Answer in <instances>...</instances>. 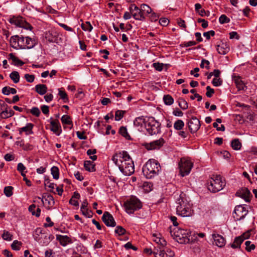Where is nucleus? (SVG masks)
<instances>
[{
    "instance_id": "obj_1",
    "label": "nucleus",
    "mask_w": 257,
    "mask_h": 257,
    "mask_svg": "<svg viewBox=\"0 0 257 257\" xmlns=\"http://www.w3.org/2000/svg\"><path fill=\"white\" fill-rule=\"evenodd\" d=\"M112 160L123 175L130 176L134 173L133 161L126 152L122 151L115 153L113 156Z\"/></svg>"
},
{
    "instance_id": "obj_2",
    "label": "nucleus",
    "mask_w": 257,
    "mask_h": 257,
    "mask_svg": "<svg viewBox=\"0 0 257 257\" xmlns=\"http://www.w3.org/2000/svg\"><path fill=\"white\" fill-rule=\"evenodd\" d=\"M176 209L177 214L182 217H190L194 213L192 204L183 193H181L176 200Z\"/></svg>"
},
{
    "instance_id": "obj_3",
    "label": "nucleus",
    "mask_w": 257,
    "mask_h": 257,
    "mask_svg": "<svg viewBox=\"0 0 257 257\" xmlns=\"http://www.w3.org/2000/svg\"><path fill=\"white\" fill-rule=\"evenodd\" d=\"M161 166L158 162L154 159L149 160L143 168V173L148 179H151L158 174Z\"/></svg>"
},
{
    "instance_id": "obj_4",
    "label": "nucleus",
    "mask_w": 257,
    "mask_h": 257,
    "mask_svg": "<svg viewBox=\"0 0 257 257\" xmlns=\"http://www.w3.org/2000/svg\"><path fill=\"white\" fill-rule=\"evenodd\" d=\"M226 183L224 179L219 175H213L207 183L209 191L216 193L223 189Z\"/></svg>"
},
{
    "instance_id": "obj_5",
    "label": "nucleus",
    "mask_w": 257,
    "mask_h": 257,
    "mask_svg": "<svg viewBox=\"0 0 257 257\" xmlns=\"http://www.w3.org/2000/svg\"><path fill=\"white\" fill-rule=\"evenodd\" d=\"M170 230L171 235L179 243L186 244L190 242V239L189 238L190 231L189 230L177 228V230H175L173 234L172 233L171 227L170 228Z\"/></svg>"
},
{
    "instance_id": "obj_6",
    "label": "nucleus",
    "mask_w": 257,
    "mask_h": 257,
    "mask_svg": "<svg viewBox=\"0 0 257 257\" xmlns=\"http://www.w3.org/2000/svg\"><path fill=\"white\" fill-rule=\"evenodd\" d=\"M145 128L150 135L161 133V123L153 117H146Z\"/></svg>"
},
{
    "instance_id": "obj_7",
    "label": "nucleus",
    "mask_w": 257,
    "mask_h": 257,
    "mask_svg": "<svg viewBox=\"0 0 257 257\" xmlns=\"http://www.w3.org/2000/svg\"><path fill=\"white\" fill-rule=\"evenodd\" d=\"M124 206L126 212L129 214L133 213L142 207L141 201L136 197H132L128 199L125 202Z\"/></svg>"
},
{
    "instance_id": "obj_8",
    "label": "nucleus",
    "mask_w": 257,
    "mask_h": 257,
    "mask_svg": "<svg viewBox=\"0 0 257 257\" xmlns=\"http://www.w3.org/2000/svg\"><path fill=\"white\" fill-rule=\"evenodd\" d=\"M193 164L190 160L182 158L179 163L180 174L182 177L188 175L193 167Z\"/></svg>"
},
{
    "instance_id": "obj_9",
    "label": "nucleus",
    "mask_w": 257,
    "mask_h": 257,
    "mask_svg": "<svg viewBox=\"0 0 257 257\" xmlns=\"http://www.w3.org/2000/svg\"><path fill=\"white\" fill-rule=\"evenodd\" d=\"M19 43L20 44V49H31L36 45L37 41L29 37L21 36Z\"/></svg>"
},
{
    "instance_id": "obj_10",
    "label": "nucleus",
    "mask_w": 257,
    "mask_h": 257,
    "mask_svg": "<svg viewBox=\"0 0 257 257\" xmlns=\"http://www.w3.org/2000/svg\"><path fill=\"white\" fill-rule=\"evenodd\" d=\"M248 213L246 207L242 205H237L235 207L233 213V217L235 220L243 219Z\"/></svg>"
},
{
    "instance_id": "obj_11",
    "label": "nucleus",
    "mask_w": 257,
    "mask_h": 257,
    "mask_svg": "<svg viewBox=\"0 0 257 257\" xmlns=\"http://www.w3.org/2000/svg\"><path fill=\"white\" fill-rule=\"evenodd\" d=\"M9 22L11 24L16 25L17 27H22L26 29H30L32 27L22 17H13L9 20Z\"/></svg>"
},
{
    "instance_id": "obj_12",
    "label": "nucleus",
    "mask_w": 257,
    "mask_h": 257,
    "mask_svg": "<svg viewBox=\"0 0 257 257\" xmlns=\"http://www.w3.org/2000/svg\"><path fill=\"white\" fill-rule=\"evenodd\" d=\"M8 105L5 102H0V116L4 119L8 118L13 116L15 112L12 109H8Z\"/></svg>"
},
{
    "instance_id": "obj_13",
    "label": "nucleus",
    "mask_w": 257,
    "mask_h": 257,
    "mask_svg": "<svg viewBox=\"0 0 257 257\" xmlns=\"http://www.w3.org/2000/svg\"><path fill=\"white\" fill-rule=\"evenodd\" d=\"M43 231L42 228H37L35 230V239L43 245H46L48 243L49 239L47 238L46 235H44Z\"/></svg>"
},
{
    "instance_id": "obj_14",
    "label": "nucleus",
    "mask_w": 257,
    "mask_h": 257,
    "mask_svg": "<svg viewBox=\"0 0 257 257\" xmlns=\"http://www.w3.org/2000/svg\"><path fill=\"white\" fill-rule=\"evenodd\" d=\"M165 143L164 139L161 138L158 140L153 141L150 143H146L144 146L148 150L159 149L162 147Z\"/></svg>"
},
{
    "instance_id": "obj_15",
    "label": "nucleus",
    "mask_w": 257,
    "mask_h": 257,
    "mask_svg": "<svg viewBox=\"0 0 257 257\" xmlns=\"http://www.w3.org/2000/svg\"><path fill=\"white\" fill-rule=\"evenodd\" d=\"M102 220L104 224L108 227H114L116 225V222L112 215L108 212H104Z\"/></svg>"
},
{
    "instance_id": "obj_16",
    "label": "nucleus",
    "mask_w": 257,
    "mask_h": 257,
    "mask_svg": "<svg viewBox=\"0 0 257 257\" xmlns=\"http://www.w3.org/2000/svg\"><path fill=\"white\" fill-rule=\"evenodd\" d=\"M189 129L191 133H196L200 127L199 120L196 117H192L188 122Z\"/></svg>"
},
{
    "instance_id": "obj_17",
    "label": "nucleus",
    "mask_w": 257,
    "mask_h": 257,
    "mask_svg": "<svg viewBox=\"0 0 257 257\" xmlns=\"http://www.w3.org/2000/svg\"><path fill=\"white\" fill-rule=\"evenodd\" d=\"M130 9L132 16L136 20L142 21L145 19V16H143L141 9H140L137 6L133 5Z\"/></svg>"
},
{
    "instance_id": "obj_18",
    "label": "nucleus",
    "mask_w": 257,
    "mask_h": 257,
    "mask_svg": "<svg viewBox=\"0 0 257 257\" xmlns=\"http://www.w3.org/2000/svg\"><path fill=\"white\" fill-rule=\"evenodd\" d=\"M50 124L51 127V131L55 133L57 136H59L62 133V130L60 123L58 119H52L51 118Z\"/></svg>"
},
{
    "instance_id": "obj_19",
    "label": "nucleus",
    "mask_w": 257,
    "mask_h": 257,
    "mask_svg": "<svg viewBox=\"0 0 257 257\" xmlns=\"http://www.w3.org/2000/svg\"><path fill=\"white\" fill-rule=\"evenodd\" d=\"M248 233H244L242 235L236 237L233 242L231 244V246L233 248H236L240 247V244L244 239L248 237Z\"/></svg>"
},
{
    "instance_id": "obj_20",
    "label": "nucleus",
    "mask_w": 257,
    "mask_h": 257,
    "mask_svg": "<svg viewBox=\"0 0 257 257\" xmlns=\"http://www.w3.org/2000/svg\"><path fill=\"white\" fill-rule=\"evenodd\" d=\"M216 50L221 55H225L230 51L229 44L227 43L221 42L220 44L217 45Z\"/></svg>"
},
{
    "instance_id": "obj_21",
    "label": "nucleus",
    "mask_w": 257,
    "mask_h": 257,
    "mask_svg": "<svg viewBox=\"0 0 257 257\" xmlns=\"http://www.w3.org/2000/svg\"><path fill=\"white\" fill-rule=\"evenodd\" d=\"M213 238L217 246L221 247L225 244V240L221 235L218 234L212 235Z\"/></svg>"
},
{
    "instance_id": "obj_22",
    "label": "nucleus",
    "mask_w": 257,
    "mask_h": 257,
    "mask_svg": "<svg viewBox=\"0 0 257 257\" xmlns=\"http://www.w3.org/2000/svg\"><path fill=\"white\" fill-rule=\"evenodd\" d=\"M56 239L59 240L61 245L66 246L68 243H72L71 238L67 235H56Z\"/></svg>"
},
{
    "instance_id": "obj_23",
    "label": "nucleus",
    "mask_w": 257,
    "mask_h": 257,
    "mask_svg": "<svg viewBox=\"0 0 257 257\" xmlns=\"http://www.w3.org/2000/svg\"><path fill=\"white\" fill-rule=\"evenodd\" d=\"M34 127V124L32 123H28L25 126L22 127L19 129L20 134H22L23 132H25L26 135L33 134L32 129Z\"/></svg>"
},
{
    "instance_id": "obj_24",
    "label": "nucleus",
    "mask_w": 257,
    "mask_h": 257,
    "mask_svg": "<svg viewBox=\"0 0 257 257\" xmlns=\"http://www.w3.org/2000/svg\"><path fill=\"white\" fill-rule=\"evenodd\" d=\"M19 40H20V37L18 35L12 36L10 40L11 46L15 49L20 48Z\"/></svg>"
},
{
    "instance_id": "obj_25",
    "label": "nucleus",
    "mask_w": 257,
    "mask_h": 257,
    "mask_svg": "<svg viewBox=\"0 0 257 257\" xmlns=\"http://www.w3.org/2000/svg\"><path fill=\"white\" fill-rule=\"evenodd\" d=\"M36 91L40 95L45 94L47 91V87L45 84H38L35 86Z\"/></svg>"
},
{
    "instance_id": "obj_26",
    "label": "nucleus",
    "mask_w": 257,
    "mask_h": 257,
    "mask_svg": "<svg viewBox=\"0 0 257 257\" xmlns=\"http://www.w3.org/2000/svg\"><path fill=\"white\" fill-rule=\"evenodd\" d=\"M8 59L12 60L14 64L17 66H22L24 64L22 60L16 57L13 53H10L9 55Z\"/></svg>"
},
{
    "instance_id": "obj_27",
    "label": "nucleus",
    "mask_w": 257,
    "mask_h": 257,
    "mask_svg": "<svg viewBox=\"0 0 257 257\" xmlns=\"http://www.w3.org/2000/svg\"><path fill=\"white\" fill-rule=\"evenodd\" d=\"M146 117L144 116H140L137 117L134 121V124L135 126L139 127L142 126L143 125H146Z\"/></svg>"
},
{
    "instance_id": "obj_28",
    "label": "nucleus",
    "mask_w": 257,
    "mask_h": 257,
    "mask_svg": "<svg viewBox=\"0 0 257 257\" xmlns=\"http://www.w3.org/2000/svg\"><path fill=\"white\" fill-rule=\"evenodd\" d=\"M84 167L85 170L89 172H94L95 171V165L92 161H85L84 163Z\"/></svg>"
},
{
    "instance_id": "obj_29",
    "label": "nucleus",
    "mask_w": 257,
    "mask_h": 257,
    "mask_svg": "<svg viewBox=\"0 0 257 257\" xmlns=\"http://www.w3.org/2000/svg\"><path fill=\"white\" fill-rule=\"evenodd\" d=\"M2 93L7 95H9L10 93L15 94L17 93V90L14 88H11L9 86H5L2 89Z\"/></svg>"
},
{
    "instance_id": "obj_30",
    "label": "nucleus",
    "mask_w": 257,
    "mask_h": 257,
    "mask_svg": "<svg viewBox=\"0 0 257 257\" xmlns=\"http://www.w3.org/2000/svg\"><path fill=\"white\" fill-rule=\"evenodd\" d=\"M234 81L236 85V87L239 90L243 89L244 84L242 82V81L240 79V77L239 76H235L234 78Z\"/></svg>"
},
{
    "instance_id": "obj_31",
    "label": "nucleus",
    "mask_w": 257,
    "mask_h": 257,
    "mask_svg": "<svg viewBox=\"0 0 257 257\" xmlns=\"http://www.w3.org/2000/svg\"><path fill=\"white\" fill-rule=\"evenodd\" d=\"M142 13H143V16H144L145 15H149L152 13V9L148 5L146 4H143L141 7Z\"/></svg>"
},
{
    "instance_id": "obj_32",
    "label": "nucleus",
    "mask_w": 257,
    "mask_h": 257,
    "mask_svg": "<svg viewBox=\"0 0 257 257\" xmlns=\"http://www.w3.org/2000/svg\"><path fill=\"white\" fill-rule=\"evenodd\" d=\"M231 147L235 150H239L241 147V144L239 139H235L231 142Z\"/></svg>"
},
{
    "instance_id": "obj_33",
    "label": "nucleus",
    "mask_w": 257,
    "mask_h": 257,
    "mask_svg": "<svg viewBox=\"0 0 257 257\" xmlns=\"http://www.w3.org/2000/svg\"><path fill=\"white\" fill-rule=\"evenodd\" d=\"M10 77L15 83H17L19 82L20 75L19 73L17 71H13L10 74Z\"/></svg>"
},
{
    "instance_id": "obj_34",
    "label": "nucleus",
    "mask_w": 257,
    "mask_h": 257,
    "mask_svg": "<svg viewBox=\"0 0 257 257\" xmlns=\"http://www.w3.org/2000/svg\"><path fill=\"white\" fill-rule=\"evenodd\" d=\"M179 106L183 110L186 109L188 107L187 102L182 98H179L178 100Z\"/></svg>"
},
{
    "instance_id": "obj_35",
    "label": "nucleus",
    "mask_w": 257,
    "mask_h": 257,
    "mask_svg": "<svg viewBox=\"0 0 257 257\" xmlns=\"http://www.w3.org/2000/svg\"><path fill=\"white\" fill-rule=\"evenodd\" d=\"M51 174L54 179H58L59 177V171L57 167L53 166L51 169Z\"/></svg>"
},
{
    "instance_id": "obj_36",
    "label": "nucleus",
    "mask_w": 257,
    "mask_h": 257,
    "mask_svg": "<svg viewBox=\"0 0 257 257\" xmlns=\"http://www.w3.org/2000/svg\"><path fill=\"white\" fill-rule=\"evenodd\" d=\"M44 200L46 202L47 201L48 203L50 206H52L54 204V200L53 197L51 195H47V197L44 198V199L43 198L41 199V201L43 203H44Z\"/></svg>"
},
{
    "instance_id": "obj_37",
    "label": "nucleus",
    "mask_w": 257,
    "mask_h": 257,
    "mask_svg": "<svg viewBox=\"0 0 257 257\" xmlns=\"http://www.w3.org/2000/svg\"><path fill=\"white\" fill-rule=\"evenodd\" d=\"M184 126V123L183 120L178 119L176 121L174 124V127L177 130H181Z\"/></svg>"
},
{
    "instance_id": "obj_38",
    "label": "nucleus",
    "mask_w": 257,
    "mask_h": 257,
    "mask_svg": "<svg viewBox=\"0 0 257 257\" xmlns=\"http://www.w3.org/2000/svg\"><path fill=\"white\" fill-rule=\"evenodd\" d=\"M251 195L250 191L247 188H244L242 190V197L246 201H249V198Z\"/></svg>"
},
{
    "instance_id": "obj_39",
    "label": "nucleus",
    "mask_w": 257,
    "mask_h": 257,
    "mask_svg": "<svg viewBox=\"0 0 257 257\" xmlns=\"http://www.w3.org/2000/svg\"><path fill=\"white\" fill-rule=\"evenodd\" d=\"M164 103L166 105H170L174 102V99L172 96L169 95H164L163 97Z\"/></svg>"
},
{
    "instance_id": "obj_40",
    "label": "nucleus",
    "mask_w": 257,
    "mask_h": 257,
    "mask_svg": "<svg viewBox=\"0 0 257 257\" xmlns=\"http://www.w3.org/2000/svg\"><path fill=\"white\" fill-rule=\"evenodd\" d=\"M125 111L117 110L115 113V120L116 121L120 120L123 116Z\"/></svg>"
},
{
    "instance_id": "obj_41",
    "label": "nucleus",
    "mask_w": 257,
    "mask_h": 257,
    "mask_svg": "<svg viewBox=\"0 0 257 257\" xmlns=\"http://www.w3.org/2000/svg\"><path fill=\"white\" fill-rule=\"evenodd\" d=\"M61 121L63 124H72V122L71 120L70 117L68 115H63L61 117Z\"/></svg>"
},
{
    "instance_id": "obj_42",
    "label": "nucleus",
    "mask_w": 257,
    "mask_h": 257,
    "mask_svg": "<svg viewBox=\"0 0 257 257\" xmlns=\"http://www.w3.org/2000/svg\"><path fill=\"white\" fill-rule=\"evenodd\" d=\"M96 153V149H89L87 151V155L90 156V159H91L93 161H95L97 159V156L93 155L91 156V155H94Z\"/></svg>"
},
{
    "instance_id": "obj_43",
    "label": "nucleus",
    "mask_w": 257,
    "mask_h": 257,
    "mask_svg": "<svg viewBox=\"0 0 257 257\" xmlns=\"http://www.w3.org/2000/svg\"><path fill=\"white\" fill-rule=\"evenodd\" d=\"M22 243L21 242L17 240H15L13 241L11 245V247L13 249L15 250H19L20 249V247L22 245Z\"/></svg>"
},
{
    "instance_id": "obj_44",
    "label": "nucleus",
    "mask_w": 257,
    "mask_h": 257,
    "mask_svg": "<svg viewBox=\"0 0 257 257\" xmlns=\"http://www.w3.org/2000/svg\"><path fill=\"white\" fill-rule=\"evenodd\" d=\"M81 28L84 31H87L89 32L91 31L93 29L92 26L89 22H86L85 24H82Z\"/></svg>"
},
{
    "instance_id": "obj_45",
    "label": "nucleus",
    "mask_w": 257,
    "mask_h": 257,
    "mask_svg": "<svg viewBox=\"0 0 257 257\" xmlns=\"http://www.w3.org/2000/svg\"><path fill=\"white\" fill-rule=\"evenodd\" d=\"M13 188L12 186H7L4 188V193L7 197H10L13 195Z\"/></svg>"
},
{
    "instance_id": "obj_46",
    "label": "nucleus",
    "mask_w": 257,
    "mask_h": 257,
    "mask_svg": "<svg viewBox=\"0 0 257 257\" xmlns=\"http://www.w3.org/2000/svg\"><path fill=\"white\" fill-rule=\"evenodd\" d=\"M245 244L246 245L245 249L247 251H250L252 250H253L255 246L254 244H251V241H246L245 242Z\"/></svg>"
},
{
    "instance_id": "obj_47",
    "label": "nucleus",
    "mask_w": 257,
    "mask_h": 257,
    "mask_svg": "<svg viewBox=\"0 0 257 257\" xmlns=\"http://www.w3.org/2000/svg\"><path fill=\"white\" fill-rule=\"evenodd\" d=\"M219 22L220 24L228 23L230 22V19L225 15H222L219 18Z\"/></svg>"
},
{
    "instance_id": "obj_48",
    "label": "nucleus",
    "mask_w": 257,
    "mask_h": 257,
    "mask_svg": "<svg viewBox=\"0 0 257 257\" xmlns=\"http://www.w3.org/2000/svg\"><path fill=\"white\" fill-rule=\"evenodd\" d=\"M125 232V229L121 226H117L115 229V232L119 235L124 234Z\"/></svg>"
},
{
    "instance_id": "obj_49",
    "label": "nucleus",
    "mask_w": 257,
    "mask_h": 257,
    "mask_svg": "<svg viewBox=\"0 0 257 257\" xmlns=\"http://www.w3.org/2000/svg\"><path fill=\"white\" fill-rule=\"evenodd\" d=\"M119 133L121 136L125 138H127L128 137H130L127 133V129L124 126H121L119 128Z\"/></svg>"
},
{
    "instance_id": "obj_50",
    "label": "nucleus",
    "mask_w": 257,
    "mask_h": 257,
    "mask_svg": "<svg viewBox=\"0 0 257 257\" xmlns=\"http://www.w3.org/2000/svg\"><path fill=\"white\" fill-rule=\"evenodd\" d=\"M13 235L8 231H4L2 237L4 240L10 241L12 240Z\"/></svg>"
},
{
    "instance_id": "obj_51",
    "label": "nucleus",
    "mask_w": 257,
    "mask_h": 257,
    "mask_svg": "<svg viewBox=\"0 0 257 257\" xmlns=\"http://www.w3.org/2000/svg\"><path fill=\"white\" fill-rule=\"evenodd\" d=\"M212 84L214 86H219L222 84V80L218 77L214 78L212 80Z\"/></svg>"
},
{
    "instance_id": "obj_52",
    "label": "nucleus",
    "mask_w": 257,
    "mask_h": 257,
    "mask_svg": "<svg viewBox=\"0 0 257 257\" xmlns=\"http://www.w3.org/2000/svg\"><path fill=\"white\" fill-rule=\"evenodd\" d=\"M59 95L61 99H62L64 102H67L68 100L67 95L64 91L59 90Z\"/></svg>"
},
{
    "instance_id": "obj_53",
    "label": "nucleus",
    "mask_w": 257,
    "mask_h": 257,
    "mask_svg": "<svg viewBox=\"0 0 257 257\" xmlns=\"http://www.w3.org/2000/svg\"><path fill=\"white\" fill-rule=\"evenodd\" d=\"M197 44V43L195 41H190L187 42H184L183 43L180 44V47H188L192 46H194Z\"/></svg>"
},
{
    "instance_id": "obj_54",
    "label": "nucleus",
    "mask_w": 257,
    "mask_h": 257,
    "mask_svg": "<svg viewBox=\"0 0 257 257\" xmlns=\"http://www.w3.org/2000/svg\"><path fill=\"white\" fill-rule=\"evenodd\" d=\"M30 112L34 115L38 117L40 114V111L39 108L37 107H33L31 110Z\"/></svg>"
},
{
    "instance_id": "obj_55",
    "label": "nucleus",
    "mask_w": 257,
    "mask_h": 257,
    "mask_svg": "<svg viewBox=\"0 0 257 257\" xmlns=\"http://www.w3.org/2000/svg\"><path fill=\"white\" fill-rule=\"evenodd\" d=\"M153 65L156 70L161 71L163 70L164 64L159 62H156L154 63Z\"/></svg>"
},
{
    "instance_id": "obj_56",
    "label": "nucleus",
    "mask_w": 257,
    "mask_h": 257,
    "mask_svg": "<svg viewBox=\"0 0 257 257\" xmlns=\"http://www.w3.org/2000/svg\"><path fill=\"white\" fill-rule=\"evenodd\" d=\"M155 241L158 244H160L163 247L166 245L167 242L166 241L161 238V237H157V238L155 240Z\"/></svg>"
},
{
    "instance_id": "obj_57",
    "label": "nucleus",
    "mask_w": 257,
    "mask_h": 257,
    "mask_svg": "<svg viewBox=\"0 0 257 257\" xmlns=\"http://www.w3.org/2000/svg\"><path fill=\"white\" fill-rule=\"evenodd\" d=\"M206 90L207 92L206 93V95L208 97H211L214 93V89L211 88L209 86H208L206 87Z\"/></svg>"
},
{
    "instance_id": "obj_58",
    "label": "nucleus",
    "mask_w": 257,
    "mask_h": 257,
    "mask_svg": "<svg viewBox=\"0 0 257 257\" xmlns=\"http://www.w3.org/2000/svg\"><path fill=\"white\" fill-rule=\"evenodd\" d=\"M25 78L27 81L28 82L32 83L34 81L35 76L34 75H30L29 74H26L25 75Z\"/></svg>"
},
{
    "instance_id": "obj_59",
    "label": "nucleus",
    "mask_w": 257,
    "mask_h": 257,
    "mask_svg": "<svg viewBox=\"0 0 257 257\" xmlns=\"http://www.w3.org/2000/svg\"><path fill=\"white\" fill-rule=\"evenodd\" d=\"M45 185L46 186H47L49 188H50L51 189H54V187L55 185H56L55 184H54V183H51L49 181V180L47 179V180H45Z\"/></svg>"
},
{
    "instance_id": "obj_60",
    "label": "nucleus",
    "mask_w": 257,
    "mask_h": 257,
    "mask_svg": "<svg viewBox=\"0 0 257 257\" xmlns=\"http://www.w3.org/2000/svg\"><path fill=\"white\" fill-rule=\"evenodd\" d=\"M124 247L126 249H132L134 250H137L138 249V248L134 245H132V244L131 243V242H127L125 245H124Z\"/></svg>"
},
{
    "instance_id": "obj_61",
    "label": "nucleus",
    "mask_w": 257,
    "mask_h": 257,
    "mask_svg": "<svg viewBox=\"0 0 257 257\" xmlns=\"http://www.w3.org/2000/svg\"><path fill=\"white\" fill-rule=\"evenodd\" d=\"M197 21L198 23H202L201 26L202 28H206L208 27V22L205 20L199 18L198 19Z\"/></svg>"
},
{
    "instance_id": "obj_62",
    "label": "nucleus",
    "mask_w": 257,
    "mask_h": 257,
    "mask_svg": "<svg viewBox=\"0 0 257 257\" xmlns=\"http://www.w3.org/2000/svg\"><path fill=\"white\" fill-rule=\"evenodd\" d=\"M160 24L163 26H166L169 23V20L166 18H161L159 21Z\"/></svg>"
},
{
    "instance_id": "obj_63",
    "label": "nucleus",
    "mask_w": 257,
    "mask_h": 257,
    "mask_svg": "<svg viewBox=\"0 0 257 257\" xmlns=\"http://www.w3.org/2000/svg\"><path fill=\"white\" fill-rule=\"evenodd\" d=\"M53 95H52V94L51 93H48L44 96V99L47 102H49L53 100Z\"/></svg>"
},
{
    "instance_id": "obj_64",
    "label": "nucleus",
    "mask_w": 257,
    "mask_h": 257,
    "mask_svg": "<svg viewBox=\"0 0 257 257\" xmlns=\"http://www.w3.org/2000/svg\"><path fill=\"white\" fill-rule=\"evenodd\" d=\"M54 252L51 249H49L45 252V257H53Z\"/></svg>"
}]
</instances>
